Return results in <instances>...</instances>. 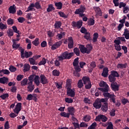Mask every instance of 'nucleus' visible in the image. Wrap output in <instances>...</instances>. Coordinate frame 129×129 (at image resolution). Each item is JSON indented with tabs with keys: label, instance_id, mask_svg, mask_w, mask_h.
<instances>
[{
	"label": "nucleus",
	"instance_id": "obj_1",
	"mask_svg": "<svg viewBox=\"0 0 129 129\" xmlns=\"http://www.w3.org/2000/svg\"><path fill=\"white\" fill-rule=\"evenodd\" d=\"M34 83L36 84V86H39L40 83L45 85V84H48L49 81H48V79L44 75H41L40 77L38 75H35L34 78Z\"/></svg>",
	"mask_w": 129,
	"mask_h": 129
},
{
	"label": "nucleus",
	"instance_id": "obj_2",
	"mask_svg": "<svg viewBox=\"0 0 129 129\" xmlns=\"http://www.w3.org/2000/svg\"><path fill=\"white\" fill-rule=\"evenodd\" d=\"M74 56V52H69L66 51L58 56V61H63V60H69Z\"/></svg>",
	"mask_w": 129,
	"mask_h": 129
},
{
	"label": "nucleus",
	"instance_id": "obj_3",
	"mask_svg": "<svg viewBox=\"0 0 129 129\" xmlns=\"http://www.w3.org/2000/svg\"><path fill=\"white\" fill-rule=\"evenodd\" d=\"M85 11H86V8H85V7L83 6H81L79 9L76 10V11L75 12V14L79 15L81 18H83V17H85V14H83L84 12H85Z\"/></svg>",
	"mask_w": 129,
	"mask_h": 129
},
{
	"label": "nucleus",
	"instance_id": "obj_4",
	"mask_svg": "<svg viewBox=\"0 0 129 129\" xmlns=\"http://www.w3.org/2000/svg\"><path fill=\"white\" fill-rule=\"evenodd\" d=\"M105 97H108V98H109V101L110 102H111L113 103H115V97H116V96L114 95V94H111L110 93H106L105 94Z\"/></svg>",
	"mask_w": 129,
	"mask_h": 129
},
{
	"label": "nucleus",
	"instance_id": "obj_5",
	"mask_svg": "<svg viewBox=\"0 0 129 129\" xmlns=\"http://www.w3.org/2000/svg\"><path fill=\"white\" fill-rule=\"evenodd\" d=\"M98 89L103 92V95L104 97H105V94L106 93H109L108 91H109L110 88L108 85H106L104 88H98Z\"/></svg>",
	"mask_w": 129,
	"mask_h": 129
},
{
	"label": "nucleus",
	"instance_id": "obj_6",
	"mask_svg": "<svg viewBox=\"0 0 129 129\" xmlns=\"http://www.w3.org/2000/svg\"><path fill=\"white\" fill-rule=\"evenodd\" d=\"M83 22L82 21H73L72 23V26L73 28H77L78 29H80L82 27V24Z\"/></svg>",
	"mask_w": 129,
	"mask_h": 129
},
{
	"label": "nucleus",
	"instance_id": "obj_7",
	"mask_svg": "<svg viewBox=\"0 0 129 129\" xmlns=\"http://www.w3.org/2000/svg\"><path fill=\"white\" fill-rule=\"evenodd\" d=\"M37 94H29L27 95V97H26L27 100H29V101L31 100H33L35 102H36L37 100H38V99L37 98Z\"/></svg>",
	"mask_w": 129,
	"mask_h": 129
},
{
	"label": "nucleus",
	"instance_id": "obj_8",
	"mask_svg": "<svg viewBox=\"0 0 129 129\" xmlns=\"http://www.w3.org/2000/svg\"><path fill=\"white\" fill-rule=\"evenodd\" d=\"M62 40H60L58 42L54 43L51 47V50H56V49H57V48H59L61 45H62Z\"/></svg>",
	"mask_w": 129,
	"mask_h": 129
},
{
	"label": "nucleus",
	"instance_id": "obj_9",
	"mask_svg": "<svg viewBox=\"0 0 129 129\" xmlns=\"http://www.w3.org/2000/svg\"><path fill=\"white\" fill-rule=\"evenodd\" d=\"M93 105L96 109H99L101 107L102 104H101L100 101L97 99L93 104Z\"/></svg>",
	"mask_w": 129,
	"mask_h": 129
},
{
	"label": "nucleus",
	"instance_id": "obj_10",
	"mask_svg": "<svg viewBox=\"0 0 129 129\" xmlns=\"http://www.w3.org/2000/svg\"><path fill=\"white\" fill-rule=\"evenodd\" d=\"M67 95L71 97H74L75 96V91L72 89H68L67 90Z\"/></svg>",
	"mask_w": 129,
	"mask_h": 129
},
{
	"label": "nucleus",
	"instance_id": "obj_11",
	"mask_svg": "<svg viewBox=\"0 0 129 129\" xmlns=\"http://www.w3.org/2000/svg\"><path fill=\"white\" fill-rule=\"evenodd\" d=\"M68 48L69 49H72L73 48V45H74V42L73 41V38L70 37L68 38Z\"/></svg>",
	"mask_w": 129,
	"mask_h": 129
},
{
	"label": "nucleus",
	"instance_id": "obj_12",
	"mask_svg": "<svg viewBox=\"0 0 129 129\" xmlns=\"http://www.w3.org/2000/svg\"><path fill=\"white\" fill-rule=\"evenodd\" d=\"M79 49L82 54H87V48L84 45L80 44Z\"/></svg>",
	"mask_w": 129,
	"mask_h": 129
},
{
	"label": "nucleus",
	"instance_id": "obj_13",
	"mask_svg": "<svg viewBox=\"0 0 129 129\" xmlns=\"http://www.w3.org/2000/svg\"><path fill=\"white\" fill-rule=\"evenodd\" d=\"M27 89L29 92H33V91L35 89V86L33 85V83H28Z\"/></svg>",
	"mask_w": 129,
	"mask_h": 129
},
{
	"label": "nucleus",
	"instance_id": "obj_14",
	"mask_svg": "<svg viewBox=\"0 0 129 129\" xmlns=\"http://www.w3.org/2000/svg\"><path fill=\"white\" fill-rule=\"evenodd\" d=\"M101 107L103 112H107V110H108V103H104Z\"/></svg>",
	"mask_w": 129,
	"mask_h": 129
},
{
	"label": "nucleus",
	"instance_id": "obj_15",
	"mask_svg": "<svg viewBox=\"0 0 129 129\" xmlns=\"http://www.w3.org/2000/svg\"><path fill=\"white\" fill-rule=\"evenodd\" d=\"M16 7L15 6V5L10 6L9 8L10 14H12L13 15H14L15 13H17V10H16Z\"/></svg>",
	"mask_w": 129,
	"mask_h": 129
},
{
	"label": "nucleus",
	"instance_id": "obj_16",
	"mask_svg": "<svg viewBox=\"0 0 129 129\" xmlns=\"http://www.w3.org/2000/svg\"><path fill=\"white\" fill-rule=\"evenodd\" d=\"M93 9L97 15H98L99 16H102V12L99 7H94Z\"/></svg>",
	"mask_w": 129,
	"mask_h": 129
},
{
	"label": "nucleus",
	"instance_id": "obj_17",
	"mask_svg": "<svg viewBox=\"0 0 129 129\" xmlns=\"http://www.w3.org/2000/svg\"><path fill=\"white\" fill-rule=\"evenodd\" d=\"M62 26V22L61 21H55V24H54V27L55 29L58 30V29H61Z\"/></svg>",
	"mask_w": 129,
	"mask_h": 129
},
{
	"label": "nucleus",
	"instance_id": "obj_18",
	"mask_svg": "<svg viewBox=\"0 0 129 129\" xmlns=\"http://www.w3.org/2000/svg\"><path fill=\"white\" fill-rule=\"evenodd\" d=\"M68 111L69 112V114L70 115H75L74 113H75V108H74L73 107H69L68 108Z\"/></svg>",
	"mask_w": 129,
	"mask_h": 129
},
{
	"label": "nucleus",
	"instance_id": "obj_19",
	"mask_svg": "<svg viewBox=\"0 0 129 129\" xmlns=\"http://www.w3.org/2000/svg\"><path fill=\"white\" fill-rule=\"evenodd\" d=\"M10 71L8 70H0V76L1 77H3L4 76V74H5L6 75H9L10 74Z\"/></svg>",
	"mask_w": 129,
	"mask_h": 129
},
{
	"label": "nucleus",
	"instance_id": "obj_20",
	"mask_svg": "<svg viewBox=\"0 0 129 129\" xmlns=\"http://www.w3.org/2000/svg\"><path fill=\"white\" fill-rule=\"evenodd\" d=\"M83 82L84 85L90 83V78L87 76H85L82 78Z\"/></svg>",
	"mask_w": 129,
	"mask_h": 129
},
{
	"label": "nucleus",
	"instance_id": "obj_21",
	"mask_svg": "<svg viewBox=\"0 0 129 129\" xmlns=\"http://www.w3.org/2000/svg\"><path fill=\"white\" fill-rule=\"evenodd\" d=\"M127 67V63H118L117 65V68L118 69H125Z\"/></svg>",
	"mask_w": 129,
	"mask_h": 129
},
{
	"label": "nucleus",
	"instance_id": "obj_22",
	"mask_svg": "<svg viewBox=\"0 0 129 129\" xmlns=\"http://www.w3.org/2000/svg\"><path fill=\"white\" fill-rule=\"evenodd\" d=\"M9 82V79L7 77H3L0 78V83L2 84H8Z\"/></svg>",
	"mask_w": 129,
	"mask_h": 129
},
{
	"label": "nucleus",
	"instance_id": "obj_23",
	"mask_svg": "<svg viewBox=\"0 0 129 129\" xmlns=\"http://www.w3.org/2000/svg\"><path fill=\"white\" fill-rule=\"evenodd\" d=\"M102 76L103 77H107L108 76V68H105L103 69Z\"/></svg>",
	"mask_w": 129,
	"mask_h": 129
},
{
	"label": "nucleus",
	"instance_id": "obj_24",
	"mask_svg": "<svg viewBox=\"0 0 129 129\" xmlns=\"http://www.w3.org/2000/svg\"><path fill=\"white\" fill-rule=\"evenodd\" d=\"M30 69L31 66L29 63H25L24 65L23 72H28V71H30Z\"/></svg>",
	"mask_w": 129,
	"mask_h": 129
},
{
	"label": "nucleus",
	"instance_id": "obj_25",
	"mask_svg": "<svg viewBox=\"0 0 129 129\" xmlns=\"http://www.w3.org/2000/svg\"><path fill=\"white\" fill-rule=\"evenodd\" d=\"M30 65H38V62L36 61L33 57H30L28 59Z\"/></svg>",
	"mask_w": 129,
	"mask_h": 129
},
{
	"label": "nucleus",
	"instance_id": "obj_26",
	"mask_svg": "<svg viewBox=\"0 0 129 129\" xmlns=\"http://www.w3.org/2000/svg\"><path fill=\"white\" fill-rule=\"evenodd\" d=\"M13 44L12 45L13 49H16V50L20 47V44H17L16 39H13Z\"/></svg>",
	"mask_w": 129,
	"mask_h": 129
},
{
	"label": "nucleus",
	"instance_id": "obj_27",
	"mask_svg": "<svg viewBox=\"0 0 129 129\" xmlns=\"http://www.w3.org/2000/svg\"><path fill=\"white\" fill-rule=\"evenodd\" d=\"M34 3H31L28 7L26 13H29V12H32V11H35V9H34Z\"/></svg>",
	"mask_w": 129,
	"mask_h": 129
},
{
	"label": "nucleus",
	"instance_id": "obj_28",
	"mask_svg": "<svg viewBox=\"0 0 129 129\" xmlns=\"http://www.w3.org/2000/svg\"><path fill=\"white\" fill-rule=\"evenodd\" d=\"M111 88L112 90H113L114 91H118V88H119V86L113 83H111Z\"/></svg>",
	"mask_w": 129,
	"mask_h": 129
},
{
	"label": "nucleus",
	"instance_id": "obj_29",
	"mask_svg": "<svg viewBox=\"0 0 129 129\" xmlns=\"http://www.w3.org/2000/svg\"><path fill=\"white\" fill-rule=\"evenodd\" d=\"M46 11L47 13H50V12H52V11H55V7L53 6V4H50L48 5Z\"/></svg>",
	"mask_w": 129,
	"mask_h": 129
},
{
	"label": "nucleus",
	"instance_id": "obj_30",
	"mask_svg": "<svg viewBox=\"0 0 129 129\" xmlns=\"http://www.w3.org/2000/svg\"><path fill=\"white\" fill-rule=\"evenodd\" d=\"M54 5L57 10H61L62 9V7H63L62 2H56L54 3Z\"/></svg>",
	"mask_w": 129,
	"mask_h": 129
},
{
	"label": "nucleus",
	"instance_id": "obj_31",
	"mask_svg": "<svg viewBox=\"0 0 129 129\" xmlns=\"http://www.w3.org/2000/svg\"><path fill=\"white\" fill-rule=\"evenodd\" d=\"M33 55V52L32 51H25L24 52V58L26 57V59L28 58H30V57H31V56H32Z\"/></svg>",
	"mask_w": 129,
	"mask_h": 129
},
{
	"label": "nucleus",
	"instance_id": "obj_32",
	"mask_svg": "<svg viewBox=\"0 0 129 129\" xmlns=\"http://www.w3.org/2000/svg\"><path fill=\"white\" fill-rule=\"evenodd\" d=\"M71 80L70 79H68L67 80L66 88L68 90L71 89Z\"/></svg>",
	"mask_w": 129,
	"mask_h": 129
},
{
	"label": "nucleus",
	"instance_id": "obj_33",
	"mask_svg": "<svg viewBox=\"0 0 129 129\" xmlns=\"http://www.w3.org/2000/svg\"><path fill=\"white\" fill-rule=\"evenodd\" d=\"M84 39L86 40H89L90 41L91 40V34L89 32H87L85 34V35L84 36Z\"/></svg>",
	"mask_w": 129,
	"mask_h": 129
},
{
	"label": "nucleus",
	"instance_id": "obj_34",
	"mask_svg": "<svg viewBox=\"0 0 129 129\" xmlns=\"http://www.w3.org/2000/svg\"><path fill=\"white\" fill-rule=\"evenodd\" d=\"M108 79L109 81L111 83H114V82H115V80H116L115 77H113V76H111V75H109Z\"/></svg>",
	"mask_w": 129,
	"mask_h": 129
},
{
	"label": "nucleus",
	"instance_id": "obj_35",
	"mask_svg": "<svg viewBox=\"0 0 129 129\" xmlns=\"http://www.w3.org/2000/svg\"><path fill=\"white\" fill-rule=\"evenodd\" d=\"M60 116L69 118V117H70V114H69V113H66V112H61L60 113Z\"/></svg>",
	"mask_w": 129,
	"mask_h": 129
},
{
	"label": "nucleus",
	"instance_id": "obj_36",
	"mask_svg": "<svg viewBox=\"0 0 129 129\" xmlns=\"http://www.w3.org/2000/svg\"><path fill=\"white\" fill-rule=\"evenodd\" d=\"M34 8H36L37 10H42V7L41 5H40V2H36L35 4H34Z\"/></svg>",
	"mask_w": 129,
	"mask_h": 129
},
{
	"label": "nucleus",
	"instance_id": "obj_37",
	"mask_svg": "<svg viewBox=\"0 0 129 129\" xmlns=\"http://www.w3.org/2000/svg\"><path fill=\"white\" fill-rule=\"evenodd\" d=\"M32 43L33 45L36 46V47H38V46L40 45V41H39V38H35V39L32 42Z\"/></svg>",
	"mask_w": 129,
	"mask_h": 129
},
{
	"label": "nucleus",
	"instance_id": "obj_38",
	"mask_svg": "<svg viewBox=\"0 0 129 129\" xmlns=\"http://www.w3.org/2000/svg\"><path fill=\"white\" fill-rule=\"evenodd\" d=\"M110 75H111L112 76H113L114 77L116 78V77H119V74H118V73H117V72L115 71H112L111 72V74Z\"/></svg>",
	"mask_w": 129,
	"mask_h": 129
},
{
	"label": "nucleus",
	"instance_id": "obj_39",
	"mask_svg": "<svg viewBox=\"0 0 129 129\" xmlns=\"http://www.w3.org/2000/svg\"><path fill=\"white\" fill-rule=\"evenodd\" d=\"M91 119V117L89 115H86L84 116L83 118V120L84 121L88 122Z\"/></svg>",
	"mask_w": 129,
	"mask_h": 129
},
{
	"label": "nucleus",
	"instance_id": "obj_40",
	"mask_svg": "<svg viewBox=\"0 0 129 129\" xmlns=\"http://www.w3.org/2000/svg\"><path fill=\"white\" fill-rule=\"evenodd\" d=\"M28 79L25 78L21 82V86H26L28 84Z\"/></svg>",
	"mask_w": 129,
	"mask_h": 129
},
{
	"label": "nucleus",
	"instance_id": "obj_41",
	"mask_svg": "<svg viewBox=\"0 0 129 129\" xmlns=\"http://www.w3.org/2000/svg\"><path fill=\"white\" fill-rule=\"evenodd\" d=\"M58 14L61 18H63L64 19H67L68 18V15H66L63 12H58Z\"/></svg>",
	"mask_w": 129,
	"mask_h": 129
},
{
	"label": "nucleus",
	"instance_id": "obj_42",
	"mask_svg": "<svg viewBox=\"0 0 129 129\" xmlns=\"http://www.w3.org/2000/svg\"><path fill=\"white\" fill-rule=\"evenodd\" d=\"M78 60H79V57H77V58H75V59L73 62V66H74V67L79 66V61H78Z\"/></svg>",
	"mask_w": 129,
	"mask_h": 129
},
{
	"label": "nucleus",
	"instance_id": "obj_43",
	"mask_svg": "<svg viewBox=\"0 0 129 129\" xmlns=\"http://www.w3.org/2000/svg\"><path fill=\"white\" fill-rule=\"evenodd\" d=\"M97 39H98V33L96 32L93 34V43H95V42H97Z\"/></svg>",
	"mask_w": 129,
	"mask_h": 129
},
{
	"label": "nucleus",
	"instance_id": "obj_44",
	"mask_svg": "<svg viewBox=\"0 0 129 129\" xmlns=\"http://www.w3.org/2000/svg\"><path fill=\"white\" fill-rule=\"evenodd\" d=\"M9 95L8 93H4L0 96V98L3 100H5L7 98H9Z\"/></svg>",
	"mask_w": 129,
	"mask_h": 129
},
{
	"label": "nucleus",
	"instance_id": "obj_45",
	"mask_svg": "<svg viewBox=\"0 0 129 129\" xmlns=\"http://www.w3.org/2000/svg\"><path fill=\"white\" fill-rule=\"evenodd\" d=\"M92 46L90 44H88L87 45V54H90V51L92 50Z\"/></svg>",
	"mask_w": 129,
	"mask_h": 129
},
{
	"label": "nucleus",
	"instance_id": "obj_46",
	"mask_svg": "<svg viewBox=\"0 0 129 129\" xmlns=\"http://www.w3.org/2000/svg\"><path fill=\"white\" fill-rule=\"evenodd\" d=\"M74 53L76 55V56H80V51L79 48L75 47L74 49Z\"/></svg>",
	"mask_w": 129,
	"mask_h": 129
},
{
	"label": "nucleus",
	"instance_id": "obj_47",
	"mask_svg": "<svg viewBox=\"0 0 129 129\" xmlns=\"http://www.w3.org/2000/svg\"><path fill=\"white\" fill-rule=\"evenodd\" d=\"M52 75L53 76H59L60 75V71L57 70H54L52 71Z\"/></svg>",
	"mask_w": 129,
	"mask_h": 129
},
{
	"label": "nucleus",
	"instance_id": "obj_48",
	"mask_svg": "<svg viewBox=\"0 0 129 129\" xmlns=\"http://www.w3.org/2000/svg\"><path fill=\"white\" fill-rule=\"evenodd\" d=\"M35 75H31L30 76H29V77H28V83H30L31 82V83H33V82H34V77H35Z\"/></svg>",
	"mask_w": 129,
	"mask_h": 129
},
{
	"label": "nucleus",
	"instance_id": "obj_49",
	"mask_svg": "<svg viewBox=\"0 0 129 129\" xmlns=\"http://www.w3.org/2000/svg\"><path fill=\"white\" fill-rule=\"evenodd\" d=\"M97 126V123L94 122L92 124L88 127V129H96L95 128Z\"/></svg>",
	"mask_w": 129,
	"mask_h": 129
},
{
	"label": "nucleus",
	"instance_id": "obj_50",
	"mask_svg": "<svg viewBox=\"0 0 129 129\" xmlns=\"http://www.w3.org/2000/svg\"><path fill=\"white\" fill-rule=\"evenodd\" d=\"M83 84L84 83L82 82V80H79L77 84L78 88H82L83 87Z\"/></svg>",
	"mask_w": 129,
	"mask_h": 129
},
{
	"label": "nucleus",
	"instance_id": "obj_51",
	"mask_svg": "<svg viewBox=\"0 0 129 129\" xmlns=\"http://www.w3.org/2000/svg\"><path fill=\"white\" fill-rule=\"evenodd\" d=\"M20 49L21 50L20 53H21V58L22 59H25V55H24V54H25V49L22 48V47H20Z\"/></svg>",
	"mask_w": 129,
	"mask_h": 129
},
{
	"label": "nucleus",
	"instance_id": "obj_52",
	"mask_svg": "<svg viewBox=\"0 0 129 129\" xmlns=\"http://www.w3.org/2000/svg\"><path fill=\"white\" fill-rule=\"evenodd\" d=\"M63 36H65V32H60V34H57L56 37H58V40H61L63 38Z\"/></svg>",
	"mask_w": 129,
	"mask_h": 129
},
{
	"label": "nucleus",
	"instance_id": "obj_53",
	"mask_svg": "<svg viewBox=\"0 0 129 129\" xmlns=\"http://www.w3.org/2000/svg\"><path fill=\"white\" fill-rule=\"evenodd\" d=\"M46 63H47V61H46V58L43 57L42 60L38 63V65L39 66H41V65H45Z\"/></svg>",
	"mask_w": 129,
	"mask_h": 129
},
{
	"label": "nucleus",
	"instance_id": "obj_54",
	"mask_svg": "<svg viewBox=\"0 0 129 129\" xmlns=\"http://www.w3.org/2000/svg\"><path fill=\"white\" fill-rule=\"evenodd\" d=\"M8 28L7 24H4L3 23H0V29L1 30H6Z\"/></svg>",
	"mask_w": 129,
	"mask_h": 129
},
{
	"label": "nucleus",
	"instance_id": "obj_55",
	"mask_svg": "<svg viewBox=\"0 0 129 129\" xmlns=\"http://www.w3.org/2000/svg\"><path fill=\"white\" fill-rule=\"evenodd\" d=\"M80 32L82 34H84V35L86 34V33H88V32H87V29H86L84 27H82L81 28Z\"/></svg>",
	"mask_w": 129,
	"mask_h": 129
},
{
	"label": "nucleus",
	"instance_id": "obj_56",
	"mask_svg": "<svg viewBox=\"0 0 129 129\" xmlns=\"http://www.w3.org/2000/svg\"><path fill=\"white\" fill-rule=\"evenodd\" d=\"M65 101L67 103H73V100L71 98H66Z\"/></svg>",
	"mask_w": 129,
	"mask_h": 129
},
{
	"label": "nucleus",
	"instance_id": "obj_57",
	"mask_svg": "<svg viewBox=\"0 0 129 129\" xmlns=\"http://www.w3.org/2000/svg\"><path fill=\"white\" fill-rule=\"evenodd\" d=\"M9 70L11 72H16V71H17V68L13 66H11L9 68Z\"/></svg>",
	"mask_w": 129,
	"mask_h": 129
},
{
	"label": "nucleus",
	"instance_id": "obj_58",
	"mask_svg": "<svg viewBox=\"0 0 129 129\" xmlns=\"http://www.w3.org/2000/svg\"><path fill=\"white\" fill-rule=\"evenodd\" d=\"M106 129H113V124L111 122H108Z\"/></svg>",
	"mask_w": 129,
	"mask_h": 129
},
{
	"label": "nucleus",
	"instance_id": "obj_59",
	"mask_svg": "<svg viewBox=\"0 0 129 129\" xmlns=\"http://www.w3.org/2000/svg\"><path fill=\"white\" fill-rule=\"evenodd\" d=\"M102 118V115L100 114L96 117L95 119V121H101Z\"/></svg>",
	"mask_w": 129,
	"mask_h": 129
},
{
	"label": "nucleus",
	"instance_id": "obj_60",
	"mask_svg": "<svg viewBox=\"0 0 129 129\" xmlns=\"http://www.w3.org/2000/svg\"><path fill=\"white\" fill-rule=\"evenodd\" d=\"M16 109H18L19 110H21L22 109V103H18L16 105Z\"/></svg>",
	"mask_w": 129,
	"mask_h": 129
},
{
	"label": "nucleus",
	"instance_id": "obj_61",
	"mask_svg": "<svg viewBox=\"0 0 129 129\" xmlns=\"http://www.w3.org/2000/svg\"><path fill=\"white\" fill-rule=\"evenodd\" d=\"M17 20L19 23H21V24H23L26 21V19L24 17H19Z\"/></svg>",
	"mask_w": 129,
	"mask_h": 129
},
{
	"label": "nucleus",
	"instance_id": "obj_62",
	"mask_svg": "<svg viewBox=\"0 0 129 129\" xmlns=\"http://www.w3.org/2000/svg\"><path fill=\"white\" fill-rule=\"evenodd\" d=\"M90 65L91 68H93L94 69V68H95L96 67V62L94 61H93L91 62Z\"/></svg>",
	"mask_w": 129,
	"mask_h": 129
},
{
	"label": "nucleus",
	"instance_id": "obj_63",
	"mask_svg": "<svg viewBox=\"0 0 129 129\" xmlns=\"http://www.w3.org/2000/svg\"><path fill=\"white\" fill-rule=\"evenodd\" d=\"M95 24V20L93 19H91L89 22H88V25L89 26H93Z\"/></svg>",
	"mask_w": 129,
	"mask_h": 129
},
{
	"label": "nucleus",
	"instance_id": "obj_64",
	"mask_svg": "<svg viewBox=\"0 0 129 129\" xmlns=\"http://www.w3.org/2000/svg\"><path fill=\"white\" fill-rule=\"evenodd\" d=\"M7 24L8 25H13L14 24V19L12 18H9L7 20Z\"/></svg>",
	"mask_w": 129,
	"mask_h": 129
}]
</instances>
